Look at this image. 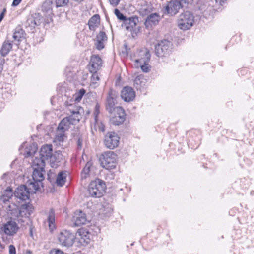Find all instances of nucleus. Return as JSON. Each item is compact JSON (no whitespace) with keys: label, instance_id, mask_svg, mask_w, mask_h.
<instances>
[{"label":"nucleus","instance_id":"1","mask_svg":"<svg viewBox=\"0 0 254 254\" xmlns=\"http://www.w3.org/2000/svg\"><path fill=\"white\" fill-rule=\"evenodd\" d=\"M107 186L105 182L97 178L91 181L88 187L90 196L94 198H101L105 193Z\"/></svg>","mask_w":254,"mask_h":254},{"label":"nucleus","instance_id":"2","mask_svg":"<svg viewBox=\"0 0 254 254\" xmlns=\"http://www.w3.org/2000/svg\"><path fill=\"white\" fill-rule=\"evenodd\" d=\"M102 167L107 170L114 169L117 164V155L113 151H109L103 153L99 158Z\"/></svg>","mask_w":254,"mask_h":254},{"label":"nucleus","instance_id":"3","mask_svg":"<svg viewBox=\"0 0 254 254\" xmlns=\"http://www.w3.org/2000/svg\"><path fill=\"white\" fill-rule=\"evenodd\" d=\"M172 43L168 40L164 39L158 40L155 45L154 52L158 57L169 56L172 52Z\"/></svg>","mask_w":254,"mask_h":254},{"label":"nucleus","instance_id":"4","mask_svg":"<svg viewBox=\"0 0 254 254\" xmlns=\"http://www.w3.org/2000/svg\"><path fill=\"white\" fill-rule=\"evenodd\" d=\"M194 16L191 12L186 11L182 13L178 19V27L183 30L190 29L194 24Z\"/></svg>","mask_w":254,"mask_h":254},{"label":"nucleus","instance_id":"5","mask_svg":"<svg viewBox=\"0 0 254 254\" xmlns=\"http://www.w3.org/2000/svg\"><path fill=\"white\" fill-rule=\"evenodd\" d=\"M42 21L43 17L40 13H34L27 16L24 26L28 32L34 33L36 27L40 25Z\"/></svg>","mask_w":254,"mask_h":254},{"label":"nucleus","instance_id":"6","mask_svg":"<svg viewBox=\"0 0 254 254\" xmlns=\"http://www.w3.org/2000/svg\"><path fill=\"white\" fill-rule=\"evenodd\" d=\"M184 7L181 1L177 0H171L167 4L163 5L161 9L162 12L164 15L170 16H175L179 11V10Z\"/></svg>","mask_w":254,"mask_h":254},{"label":"nucleus","instance_id":"7","mask_svg":"<svg viewBox=\"0 0 254 254\" xmlns=\"http://www.w3.org/2000/svg\"><path fill=\"white\" fill-rule=\"evenodd\" d=\"M75 239L73 233L69 230H63L58 234V240L59 244L64 247H69L72 246Z\"/></svg>","mask_w":254,"mask_h":254},{"label":"nucleus","instance_id":"8","mask_svg":"<svg viewBox=\"0 0 254 254\" xmlns=\"http://www.w3.org/2000/svg\"><path fill=\"white\" fill-rule=\"evenodd\" d=\"M119 142L120 137L119 135L114 131L108 132L105 135L104 145L110 149H114L117 147Z\"/></svg>","mask_w":254,"mask_h":254},{"label":"nucleus","instance_id":"9","mask_svg":"<svg viewBox=\"0 0 254 254\" xmlns=\"http://www.w3.org/2000/svg\"><path fill=\"white\" fill-rule=\"evenodd\" d=\"M34 163L36 167L33 169L32 175L33 179L43 181L45 179L44 173L45 172V161L43 160H35Z\"/></svg>","mask_w":254,"mask_h":254},{"label":"nucleus","instance_id":"10","mask_svg":"<svg viewBox=\"0 0 254 254\" xmlns=\"http://www.w3.org/2000/svg\"><path fill=\"white\" fill-rule=\"evenodd\" d=\"M150 57V52L147 50L146 51L143 58L135 60V66L136 68L140 67L141 70L144 73L149 72L151 69V66L148 64Z\"/></svg>","mask_w":254,"mask_h":254},{"label":"nucleus","instance_id":"11","mask_svg":"<svg viewBox=\"0 0 254 254\" xmlns=\"http://www.w3.org/2000/svg\"><path fill=\"white\" fill-rule=\"evenodd\" d=\"M14 194L20 200L25 201L30 199V189L26 185H20L14 190Z\"/></svg>","mask_w":254,"mask_h":254},{"label":"nucleus","instance_id":"12","mask_svg":"<svg viewBox=\"0 0 254 254\" xmlns=\"http://www.w3.org/2000/svg\"><path fill=\"white\" fill-rule=\"evenodd\" d=\"M163 16L161 17L159 14L156 12L149 14L145 19L144 24L145 28L152 29L159 24Z\"/></svg>","mask_w":254,"mask_h":254},{"label":"nucleus","instance_id":"13","mask_svg":"<svg viewBox=\"0 0 254 254\" xmlns=\"http://www.w3.org/2000/svg\"><path fill=\"white\" fill-rule=\"evenodd\" d=\"M19 227L17 224L12 220L8 221L6 223H4L3 226L1 227V230L4 233V234L7 236H14L17 233Z\"/></svg>","mask_w":254,"mask_h":254},{"label":"nucleus","instance_id":"14","mask_svg":"<svg viewBox=\"0 0 254 254\" xmlns=\"http://www.w3.org/2000/svg\"><path fill=\"white\" fill-rule=\"evenodd\" d=\"M72 221L75 226L84 225L87 221L86 215L82 210H76L73 213Z\"/></svg>","mask_w":254,"mask_h":254},{"label":"nucleus","instance_id":"15","mask_svg":"<svg viewBox=\"0 0 254 254\" xmlns=\"http://www.w3.org/2000/svg\"><path fill=\"white\" fill-rule=\"evenodd\" d=\"M53 146L51 144H46L42 146L39 151L40 159L36 158L35 160H48L51 158L53 152Z\"/></svg>","mask_w":254,"mask_h":254},{"label":"nucleus","instance_id":"16","mask_svg":"<svg viewBox=\"0 0 254 254\" xmlns=\"http://www.w3.org/2000/svg\"><path fill=\"white\" fill-rule=\"evenodd\" d=\"M102 60L99 55H93L90 57L89 70L99 71L102 66Z\"/></svg>","mask_w":254,"mask_h":254},{"label":"nucleus","instance_id":"17","mask_svg":"<svg viewBox=\"0 0 254 254\" xmlns=\"http://www.w3.org/2000/svg\"><path fill=\"white\" fill-rule=\"evenodd\" d=\"M121 97L125 102L131 101L135 97V92L131 87L127 86L124 87L121 91Z\"/></svg>","mask_w":254,"mask_h":254},{"label":"nucleus","instance_id":"18","mask_svg":"<svg viewBox=\"0 0 254 254\" xmlns=\"http://www.w3.org/2000/svg\"><path fill=\"white\" fill-rule=\"evenodd\" d=\"M34 210V207L30 202H25L19 208V215L21 217L29 218Z\"/></svg>","mask_w":254,"mask_h":254},{"label":"nucleus","instance_id":"19","mask_svg":"<svg viewBox=\"0 0 254 254\" xmlns=\"http://www.w3.org/2000/svg\"><path fill=\"white\" fill-rule=\"evenodd\" d=\"M71 115H69L67 117H70V121L72 125H75L78 123L82 118L81 113L84 112L83 108L81 107H77V110L71 111Z\"/></svg>","mask_w":254,"mask_h":254},{"label":"nucleus","instance_id":"20","mask_svg":"<svg viewBox=\"0 0 254 254\" xmlns=\"http://www.w3.org/2000/svg\"><path fill=\"white\" fill-rule=\"evenodd\" d=\"M55 211L53 208H50L47 215V221L48 223V227L51 233L56 229L55 223Z\"/></svg>","mask_w":254,"mask_h":254},{"label":"nucleus","instance_id":"21","mask_svg":"<svg viewBox=\"0 0 254 254\" xmlns=\"http://www.w3.org/2000/svg\"><path fill=\"white\" fill-rule=\"evenodd\" d=\"M70 117H65L63 118L59 123L57 127V130L62 132L65 133L70 127V125H72L70 121Z\"/></svg>","mask_w":254,"mask_h":254},{"label":"nucleus","instance_id":"22","mask_svg":"<svg viewBox=\"0 0 254 254\" xmlns=\"http://www.w3.org/2000/svg\"><path fill=\"white\" fill-rule=\"evenodd\" d=\"M138 22V17L136 15H134L129 18H127L122 26H123L124 25L127 30L131 31L133 28L136 27Z\"/></svg>","mask_w":254,"mask_h":254},{"label":"nucleus","instance_id":"23","mask_svg":"<svg viewBox=\"0 0 254 254\" xmlns=\"http://www.w3.org/2000/svg\"><path fill=\"white\" fill-rule=\"evenodd\" d=\"M53 2L51 0H46L41 6V11L45 16L53 15L52 9Z\"/></svg>","mask_w":254,"mask_h":254},{"label":"nucleus","instance_id":"24","mask_svg":"<svg viewBox=\"0 0 254 254\" xmlns=\"http://www.w3.org/2000/svg\"><path fill=\"white\" fill-rule=\"evenodd\" d=\"M100 23V16L99 14H96L93 15L88 20V25L91 31H95L96 28Z\"/></svg>","mask_w":254,"mask_h":254},{"label":"nucleus","instance_id":"25","mask_svg":"<svg viewBox=\"0 0 254 254\" xmlns=\"http://www.w3.org/2000/svg\"><path fill=\"white\" fill-rule=\"evenodd\" d=\"M112 116H118L120 117L119 120L120 121H118L119 123H123L126 119V114L124 108L121 106H116L114 109Z\"/></svg>","mask_w":254,"mask_h":254},{"label":"nucleus","instance_id":"26","mask_svg":"<svg viewBox=\"0 0 254 254\" xmlns=\"http://www.w3.org/2000/svg\"><path fill=\"white\" fill-rule=\"evenodd\" d=\"M12 48V43L9 40H5L0 50V55L2 57H5L9 53Z\"/></svg>","mask_w":254,"mask_h":254},{"label":"nucleus","instance_id":"27","mask_svg":"<svg viewBox=\"0 0 254 254\" xmlns=\"http://www.w3.org/2000/svg\"><path fill=\"white\" fill-rule=\"evenodd\" d=\"M66 171H60L56 179V183L59 187H63L65 185V183L66 181Z\"/></svg>","mask_w":254,"mask_h":254},{"label":"nucleus","instance_id":"28","mask_svg":"<svg viewBox=\"0 0 254 254\" xmlns=\"http://www.w3.org/2000/svg\"><path fill=\"white\" fill-rule=\"evenodd\" d=\"M63 157L62 151L60 150L55 151L54 153H52L51 158H49L51 159V167H54L55 163H60L63 160Z\"/></svg>","mask_w":254,"mask_h":254},{"label":"nucleus","instance_id":"29","mask_svg":"<svg viewBox=\"0 0 254 254\" xmlns=\"http://www.w3.org/2000/svg\"><path fill=\"white\" fill-rule=\"evenodd\" d=\"M26 35L25 32L23 29L17 27L13 34V38L14 40L20 42L25 38Z\"/></svg>","mask_w":254,"mask_h":254},{"label":"nucleus","instance_id":"30","mask_svg":"<svg viewBox=\"0 0 254 254\" xmlns=\"http://www.w3.org/2000/svg\"><path fill=\"white\" fill-rule=\"evenodd\" d=\"M144 80L143 74H140L135 77L133 81L134 86L137 90H141V88L143 87V86L145 85Z\"/></svg>","mask_w":254,"mask_h":254},{"label":"nucleus","instance_id":"31","mask_svg":"<svg viewBox=\"0 0 254 254\" xmlns=\"http://www.w3.org/2000/svg\"><path fill=\"white\" fill-rule=\"evenodd\" d=\"M37 149L38 147L36 143H33L29 146L26 147L25 154V157L27 158L33 156L37 152Z\"/></svg>","mask_w":254,"mask_h":254},{"label":"nucleus","instance_id":"32","mask_svg":"<svg viewBox=\"0 0 254 254\" xmlns=\"http://www.w3.org/2000/svg\"><path fill=\"white\" fill-rule=\"evenodd\" d=\"M92 165L93 163L91 160L87 161L81 173L82 179H86L89 176L90 168Z\"/></svg>","mask_w":254,"mask_h":254},{"label":"nucleus","instance_id":"33","mask_svg":"<svg viewBox=\"0 0 254 254\" xmlns=\"http://www.w3.org/2000/svg\"><path fill=\"white\" fill-rule=\"evenodd\" d=\"M115 107L114 100L107 98L106 102V110L108 111L110 114H113Z\"/></svg>","mask_w":254,"mask_h":254},{"label":"nucleus","instance_id":"34","mask_svg":"<svg viewBox=\"0 0 254 254\" xmlns=\"http://www.w3.org/2000/svg\"><path fill=\"white\" fill-rule=\"evenodd\" d=\"M33 180V181L30 182L29 184L32 186V187L35 190L34 192H33V193H36L37 192H41V189L39 185V182H41L42 181L38 180L37 179Z\"/></svg>","mask_w":254,"mask_h":254},{"label":"nucleus","instance_id":"35","mask_svg":"<svg viewBox=\"0 0 254 254\" xmlns=\"http://www.w3.org/2000/svg\"><path fill=\"white\" fill-rule=\"evenodd\" d=\"M114 14L117 17L118 19L120 21H122L123 23L126 21L127 17L124 15L121 11L117 8L115 9Z\"/></svg>","mask_w":254,"mask_h":254},{"label":"nucleus","instance_id":"36","mask_svg":"<svg viewBox=\"0 0 254 254\" xmlns=\"http://www.w3.org/2000/svg\"><path fill=\"white\" fill-rule=\"evenodd\" d=\"M100 106L99 103H96L95 106V110L94 111V123L95 125L97 124L98 123V116L100 113Z\"/></svg>","mask_w":254,"mask_h":254},{"label":"nucleus","instance_id":"37","mask_svg":"<svg viewBox=\"0 0 254 254\" xmlns=\"http://www.w3.org/2000/svg\"><path fill=\"white\" fill-rule=\"evenodd\" d=\"M118 97V92L112 88H110L108 92V98L111 99L113 100H116Z\"/></svg>","mask_w":254,"mask_h":254},{"label":"nucleus","instance_id":"38","mask_svg":"<svg viewBox=\"0 0 254 254\" xmlns=\"http://www.w3.org/2000/svg\"><path fill=\"white\" fill-rule=\"evenodd\" d=\"M91 236L92 234L91 233H90V235H87V236H84L83 238H80L79 240L80 243L83 246H86L89 244Z\"/></svg>","mask_w":254,"mask_h":254},{"label":"nucleus","instance_id":"39","mask_svg":"<svg viewBox=\"0 0 254 254\" xmlns=\"http://www.w3.org/2000/svg\"><path fill=\"white\" fill-rule=\"evenodd\" d=\"M86 91L84 88L80 89L78 92L76 93V96L75 98V102H79L85 95Z\"/></svg>","mask_w":254,"mask_h":254},{"label":"nucleus","instance_id":"40","mask_svg":"<svg viewBox=\"0 0 254 254\" xmlns=\"http://www.w3.org/2000/svg\"><path fill=\"white\" fill-rule=\"evenodd\" d=\"M68 3L69 0H55L57 7H64L67 5Z\"/></svg>","mask_w":254,"mask_h":254},{"label":"nucleus","instance_id":"41","mask_svg":"<svg viewBox=\"0 0 254 254\" xmlns=\"http://www.w3.org/2000/svg\"><path fill=\"white\" fill-rule=\"evenodd\" d=\"M97 40H99L104 41H107L108 40V37L105 33L103 31H101L96 36Z\"/></svg>","mask_w":254,"mask_h":254},{"label":"nucleus","instance_id":"42","mask_svg":"<svg viewBox=\"0 0 254 254\" xmlns=\"http://www.w3.org/2000/svg\"><path fill=\"white\" fill-rule=\"evenodd\" d=\"M90 73H92L91 76V80L93 84H94V81H99L100 80V78L98 76V71H92V70H89Z\"/></svg>","mask_w":254,"mask_h":254},{"label":"nucleus","instance_id":"43","mask_svg":"<svg viewBox=\"0 0 254 254\" xmlns=\"http://www.w3.org/2000/svg\"><path fill=\"white\" fill-rule=\"evenodd\" d=\"M90 233L89 230L86 228H81L78 230V234L81 237L80 238H83L84 236L90 235Z\"/></svg>","mask_w":254,"mask_h":254},{"label":"nucleus","instance_id":"44","mask_svg":"<svg viewBox=\"0 0 254 254\" xmlns=\"http://www.w3.org/2000/svg\"><path fill=\"white\" fill-rule=\"evenodd\" d=\"M105 41H101L99 40H97L96 42L95 43L96 48L99 51L102 50L105 48L104 42Z\"/></svg>","mask_w":254,"mask_h":254},{"label":"nucleus","instance_id":"45","mask_svg":"<svg viewBox=\"0 0 254 254\" xmlns=\"http://www.w3.org/2000/svg\"><path fill=\"white\" fill-rule=\"evenodd\" d=\"M120 117L118 116H112V117L110 118V122L112 124L116 126H119L123 123H119L118 121H120V120H119Z\"/></svg>","mask_w":254,"mask_h":254},{"label":"nucleus","instance_id":"46","mask_svg":"<svg viewBox=\"0 0 254 254\" xmlns=\"http://www.w3.org/2000/svg\"><path fill=\"white\" fill-rule=\"evenodd\" d=\"M77 148L78 149H81L82 146L83 138L82 135L80 133H78L77 135Z\"/></svg>","mask_w":254,"mask_h":254},{"label":"nucleus","instance_id":"47","mask_svg":"<svg viewBox=\"0 0 254 254\" xmlns=\"http://www.w3.org/2000/svg\"><path fill=\"white\" fill-rule=\"evenodd\" d=\"M139 12L140 15L142 17L145 16H147L149 14H150V11L148 8L141 9Z\"/></svg>","mask_w":254,"mask_h":254},{"label":"nucleus","instance_id":"48","mask_svg":"<svg viewBox=\"0 0 254 254\" xmlns=\"http://www.w3.org/2000/svg\"><path fill=\"white\" fill-rule=\"evenodd\" d=\"M181 1L182 5H183L184 7H188L189 4H192L194 0H179Z\"/></svg>","mask_w":254,"mask_h":254},{"label":"nucleus","instance_id":"49","mask_svg":"<svg viewBox=\"0 0 254 254\" xmlns=\"http://www.w3.org/2000/svg\"><path fill=\"white\" fill-rule=\"evenodd\" d=\"M56 136V139L60 142H63L64 141V137H65V133H62Z\"/></svg>","mask_w":254,"mask_h":254},{"label":"nucleus","instance_id":"50","mask_svg":"<svg viewBox=\"0 0 254 254\" xmlns=\"http://www.w3.org/2000/svg\"><path fill=\"white\" fill-rule=\"evenodd\" d=\"M9 254H16V248L13 245L9 246Z\"/></svg>","mask_w":254,"mask_h":254},{"label":"nucleus","instance_id":"51","mask_svg":"<svg viewBox=\"0 0 254 254\" xmlns=\"http://www.w3.org/2000/svg\"><path fill=\"white\" fill-rule=\"evenodd\" d=\"M140 30V28H138V30L137 31L136 30V28L135 27V28H133L131 31H130L131 32V36L133 38H135L136 36H137V32L138 31H139Z\"/></svg>","mask_w":254,"mask_h":254},{"label":"nucleus","instance_id":"52","mask_svg":"<svg viewBox=\"0 0 254 254\" xmlns=\"http://www.w3.org/2000/svg\"><path fill=\"white\" fill-rule=\"evenodd\" d=\"M52 173L51 170H49V172L47 173V180L50 183H52L54 181V178H53L52 177Z\"/></svg>","mask_w":254,"mask_h":254},{"label":"nucleus","instance_id":"53","mask_svg":"<svg viewBox=\"0 0 254 254\" xmlns=\"http://www.w3.org/2000/svg\"><path fill=\"white\" fill-rule=\"evenodd\" d=\"M4 63H5L4 59L0 58V73H1L3 70V64H4Z\"/></svg>","mask_w":254,"mask_h":254},{"label":"nucleus","instance_id":"54","mask_svg":"<svg viewBox=\"0 0 254 254\" xmlns=\"http://www.w3.org/2000/svg\"><path fill=\"white\" fill-rule=\"evenodd\" d=\"M109 0L110 1V3L111 4V5H112L114 6H117L119 4L120 1V0Z\"/></svg>","mask_w":254,"mask_h":254},{"label":"nucleus","instance_id":"55","mask_svg":"<svg viewBox=\"0 0 254 254\" xmlns=\"http://www.w3.org/2000/svg\"><path fill=\"white\" fill-rule=\"evenodd\" d=\"M99 130L102 132H104L105 130V125L102 122H100V125L98 126Z\"/></svg>","mask_w":254,"mask_h":254},{"label":"nucleus","instance_id":"56","mask_svg":"<svg viewBox=\"0 0 254 254\" xmlns=\"http://www.w3.org/2000/svg\"><path fill=\"white\" fill-rule=\"evenodd\" d=\"M6 12V8H3L2 12L0 14V22H1V21L3 20Z\"/></svg>","mask_w":254,"mask_h":254},{"label":"nucleus","instance_id":"57","mask_svg":"<svg viewBox=\"0 0 254 254\" xmlns=\"http://www.w3.org/2000/svg\"><path fill=\"white\" fill-rule=\"evenodd\" d=\"M21 1L22 0H13L11 4L12 6H17L20 3Z\"/></svg>","mask_w":254,"mask_h":254},{"label":"nucleus","instance_id":"58","mask_svg":"<svg viewBox=\"0 0 254 254\" xmlns=\"http://www.w3.org/2000/svg\"><path fill=\"white\" fill-rule=\"evenodd\" d=\"M34 229V227L33 226L32 224L30 225L29 227V234L31 237H33V231Z\"/></svg>","mask_w":254,"mask_h":254},{"label":"nucleus","instance_id":"59","mask_svg":"<svg viewBox=\"0 0 254 254\" xmlns=\"http://www.w3.org/2000/svg\"><path fill=\"white\" fill-rule=\"evenodd\" d=\"M5 192H9L14 194V192H13V190L10 187H7L6 189L5 190Z\"/></svg>","mask_w":254,"mask_h":254},{"label":"nucleus","instance_id":"60","mask_svg":"<svg viewBox=\"0 0 254 254\" xmlns=\"http://www.w3.org/2000/svg\"><path fill=\"white\" fill-rule=\"evenodd\" d=\"M7 174L6 173H4V174L1 176V179H4L5 178V177L7 176Z\"/></svg>","mask_w":254,"mask_h":254},{"label":"nucleus","instance_id":"61","mask_svg":"<svg viewBox=\"0 0 254 254\" xmlns=\"http://www.w3.org/2000/svg\"><path fill=\"white\" fill-rule=\"evenodd\" d=\"M226 105L227 106H231L232 105V102L230 101V102H227V103H226Z\"/></svg>","mask_w":254,"mask_h":254},{"label":"nucleus","instance_id":"62","mask_svg":"<svg viewBox=\"0 0 254 254\" xmlns=\"http://www.w3.org/2000/svg\"><path fill=\"white\" fill-rule=\"evenodd\" d=\"M192 144V141L191 140L190 137L188 139V144Z\"/></svg>","mask_w":254,"mask_h":254},{"label":"nucleus","instance_id":"63","mask_svg":"<svg viewBox=\"0 0 254 254\" xmlns=\"http://www.w3.org/2000/svg\"><path fill=\"white\" fill-rule=\"evenodd\" d=\"M90 113V111L89 110H87L86 111V116L89 115Z\"/></svg>","mask_w":254,"mask_h":254},{"label":"nucleus","instance_id":"64","mask_svg":"<svg viewBox=\"0 0 254 254\" xmlns=\"http://www.w3.org/2000/svg\"><path fill=\"white\" fill-rule=\"evenodd\" d=\"M39 183H40V186H41L42 188L44 187V183L42 182V181L39 182Z\"/></svg>","mask_w":254,"mask_h":254}]
</instances>
